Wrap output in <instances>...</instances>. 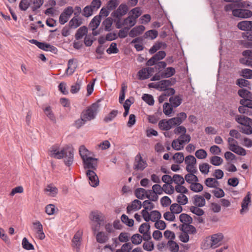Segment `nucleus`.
I'll use <instances>...</instances> for the list:
<instances>
[{
    "instance_id": "nucleus-20",
    "label": "nucleus",
    "mask_w": 252,
    "mask_h": 252,
    "mask_svg": "<svg viewBox=\"0 0 252 252\" xmlns=\"http://www.w3.org/2000/svg\"><path fill=\"white\" fill-rule=\"evenodd\" d=\"M142 206L141 202L138 200H134L131 205H129L126 208L127 213L130 214L132 211H137L139 210Z\"/></svg>"
},
{
    "instance_id": "nucleus-39",
    "label": "nucleus",
    "mask_w": 252,
    "mask_h": 252,
    "mask_svg": "<svg viewBox=\"0 0 252 252\" xmlns=\"http://www.w3.org/2000/svg\"><path fill=\"white\" fill-rule=\"evenodd\" d=\"M195 173H190L187 174L185 177V180L187 182L192 184L193 182H197L198 179L197 177L194 174Z\"/></svg>"
},
{
    "instance_id": "nucleus-8",
    "label": "nucleus",
    "mask_w": 252,
    "mask_h": 252,
    "mask_svg": "<svg viewBox=\"0 0 252 252\" xmlns=\"http://www.w3.org/2000/svg\"><path fill=\"white\" fill-rule=\"evenodd\" d=\"M73 13V7L69 6L66 7L60 15L59 19V23L61 25H64L68 21Z\"/></svg>"
},
{
    "instance_id": "nucleus-28",
    "label": "nucleus",
    "mask_w": 252,
    "mask_h": 252,
    "mask_svg": "<svg viewBox=\"0 0 252 252\" xmlns=\"http://www.w3.org/2000/svg\"><path fill=\"white\" fill-rule=\"evenodd\" d=\"M205 185L209 188H217L220 186L219 182L215 178H208L205 181Z\"/></svg>"
},
{
    "instance_id": "nucleus-16",
    "label": "nucleus",
    "mask_w": 252,
    "mask_h": 252,
    "mask_svg": "<svg viewBox=\"0 0 252 252\" xmlns=\"http://www.w3.org/2000/svg\"><path fill=\"white\" fill-rule=\"evenodd\" d=\"M33 230L36 232L37 237L40 240H43L45 238V235L43 231V226L39 221L32 222Z\"/></svg>"
},
{
    "instance_id": "nucleus-23",
    "label": "nucleus",
    "mask_w": 252,
    "mask_h": 252,
    "mask_svg": "<svg viewBox=\"0 0 252 252\" xmlns=\"http://www.w3.org/2000/svg\"><path fill=\"white\" fill-rule=\"evenodd\" d=\"M192 200L194 206L202 207L205 205L206 201L202 196L195 195L193 196Z\"/></svg>"
},
{
    "instance_id": "nucleus-15",
    "label": "nucleus",
    "mask_w": 252,
    "mask_h": 252,
    "mask_svg": "<svg viewBox=\"0 0 252 252\" xmlns=\"http://www.w3.org/2000/svg\"><path fill=\"white\" fill-rule=\"evenodd\" d=\"M166 56V53L163 51H160L150 59L146 63L148 66H152L159 61L163 59Z\"/></svg>"
},
{
    "instance_id": "nucleus-58",
    "label": "nucleus",
    "mask_w": 252,
    "mask_h": 252,
    "mask_svg": "<svg viewBox=\"0 0 252 252\" xmlns=\"http://www.w3.org/2000/svg\"><path fill=\"white\" fill-rule=\"evenodd\" d=\"M142 99L150 105H153L154 104V99L153 96L149 94H144L142 97Z\"/></svg>"
},
{
    "instance_id": "nucleus-26",
    "label": "nucleus",
    "mask_w": 252,
    "mask_h": 252,
    "mask_svg": "<svg viewBox=\"0 0 252 252\" xmlns=\"http://www.w3.org/2000/svg\"><path fill=\"white\" fill-rule=\"evenodd\" d=\"M81 233L77 232L74 236L72 239V247L76 249L77 252H78L81 245Z\"/></svg>"
},
{
    "instance_id": "nucleus-48",
    "label": "nucleus",
    "mask_w": 252,
    "mask_h": 252,
    "mask_svg": "<svg viewBox=\"0 0 252 252\" xmlns=\"http://www.w3.org/2000/svg\"><path fill=\"white\" fill-rule=\"evenodd\" d=\"M118 114V111L117 110H112L110 113H109L104 118V121L105 123H109L112 121L117 116Z\"/></svg>"
},
{
    "instance_id": "nucleus-32",
    "label": "nucleus",
    "mask_w": 252,
    "mask_h": 252,
    "mask_svg": "<svg viewBox=\"0 0 252 252\" xmlns=\"http://www.w3.org/2000/svg\"><path fill=\"white\" fill-rule=\"evenodd\" d=\"M238 94L243 98L242 99L252 98V93L245 89L238 90Z\"/></svg>"
},
{
    "instance_id": "nucleus-25",
    "label": "nucleus",
    "mask_w": 252,
    "mask_h": 252,
    "mask_svg": "<svg viewBox=\"0 0 252 252\" xmlns=\"http://www.w3.org/2000/svg\"><path fill=\"white\" fill-rule=\"evenodd\" d=\"M237 27L242 31H251L252 30V21H241L238 23Z\"/></svg>"
},
{
    "instance_id": "nucleus-45",
    "label": "nucleus",
    "mask_w": 252,
    "mask_h": 252,
    "mask_svg": "<svg viewBox=\"0 0 252 252\" xmlns=\"http://www.w3.org/2000/svg\"><path fill=\"white\" fill-rule=\"evenodd\" d=\"M210 162L215 166H219L222 163L223 159L219 156H214L210 158Z\"/></svg>"
},
{
    "instance_id": "nucleus-51",
    "label": "nucleus",
    "mask_w": 252,
    "mask_h": 252,
    "mask_svg": "<svg viewBox=\"0 0 252 252\" xmlns=\"http://www.w3.org/2000/svg\"><path fill=\"white\" fill-rule=\"evenodd\" d=\"M119 4L118 0H109L107 4V8L108 10L111 11L116 9Z\"/></svg>"
},
{
    "instance_id": "nucleus-6",
    "label": "nucleus",
    "mask_w": 252,
    "mask_h": 252,
    "mask_svg": "<svg viewBox=\"0 0 252 252\" xmlns=\"http://www.w3.org/2000/svg\"><path fill=\"white\" fill-rule=\"evenodd\" d=\"M243 57L239 59V62L245 65L252 67V50H246L242 52Z\"/></svg>"
},
{
    "instance_id": "nucleus-1",
    "label": "nucleus",
    "mask_w": 252,
    "mask_h": 252,
    "mask_svg": "<svg viewBox=\"0 0 252 252\" xmlns=\"http://www.w3.org/2000/svg\"><path fill=\"white\" fill-rule=\"evenodd\" d=\"M50 156L57 159L63 158L65 164L69 166L73 161V150L69 147L60 149L58 146L55 145L51 148Z\"/></svg>"
},
{
    "instance_id": "nucleus-52",
    "label": "nucleus",
    "mask_w": 252,
    "mask_h": 252,
    "mask_svg": "<svg viewBox=\"0 0 252 252\" xmlns=\"http://www.w3.org/2000/svg\"><path fill=\"white\" fill-rule=\"evenodd\" d=\"M131 240L133 244L137 245L141 243L142 237L139 234H135L131 236Z\"/></svg>"
},
{
    "instance_id": "nucleus-17",
    "label": "nucleus",
    "mask_w": 252,
    "mask_h": 252,
    "mask_svg": "<svg viewBox=\"0 0 252 252\" xmlns=\"http://www.w3.org/2000/svg\"><path fill=\"white\" fill-rule=\"evenodd\" d=\"M90 219L98 224H101L104 221V216L101 213L98 211H92L90 214Z\"/></svg>"
},
{
    "instance_id": "nucleus-47",
    "label": "nucleus",
    "mask_w": 252,
    "mask_h": 252,
    "mask_svg": "<svg viewBox=\"0 0 252 252\" xmlns=\"http://www.w3.org/2000/svg\"><path fill=\"white\" fill-rule=\"evenodd\" d=\"M200 207L196 206H192L190 207L189 210L190 212L200 217L204 214V211L202 209H200Z\"/></svg>"
},
{
    "instance_id": "nucleus-24",
    "label": "nucleus",
    "mask_w": 252,
    "mask_h": 252,
    "mask_svg": "<svg viewBox=\"0 0 252 252\" xmlns=\"http://www.w3.org/2000/svg\"><path fill=\"white\" fill-rule=\"evenodd\" d=\"M67 66L65 73L67 75H71L74 72L77 67V64L73 59H70L68 62Z\"/></svg>"
},
{
    "instance_id": "nucleus-53",
    "label": "nucleus",
    "mask_w": 252,
    "mask_h": 252,
    "mask_svg": "<svg viewBox=\"0 0 252 252\" xmlns=\"http://www.w3.org/2000/svg\"><path fill=\"white\" fill-rule=\"evenodd\" d=\"M173 182L175 184L178 185H183L185 183V178L181 175L178 174H175L172 177Z\"/></svg>"
},
{
    "instance_id": "nucleus-18",
    "label": "nucleus",
    "mask_w": 252,
    "mask_h": 252,
    "mask_svg": "<svg viewBox=\"0 0 252 252\" xmlns=\"http://www.w3.org/2000/svg\"><path fill=\"white\" fill-rule=\"evenodd\" d=\"M235 120L242 126L252 125V119L246 116L237 115L235 117Z\"/></svg>"
},
{
    "instance_id": "nucleus-38",
    "label": "nucleus",
    "mask_w": 252,
    "mask_h": 252,
    "mask_svg": "<svg viewBox=\"0 0 252 252\" xmlns=\"http://www.w3.org/2000/svg\"><path fill=\"white\" fill-rule=\"evenodd\" d=\"M96 239L99 243H104L108 240V236L103 232H98L96 235Z\"/></svg>"
},
{
    "instance_id": "nucleus-4",
    "label": "nucleus",
    "mask_w": 252,
    "mask_h": 252,
    "mask_svg": "<svg viewBox=\"0 0 252 252\" xmlns=\"http://www.w3.org/2000/svg\"><path fill=\"white\" fill-rule=\"evenodd\" d=\"M99 104L98 103H94L88 107L86 110L82 111L81 115L87 122L94 119L99 111Z\"/></svg>"
},
{
    "instance_id": "nucleus-50",
    "label": "nucleus",
    "mask_w": 252,
    "mask_h": 252,
    "mask_svg": "<svg viewBox=\"0 0 252 252\" xmlns=\"http://www.w3.org/2000/svg\"><path fill=\"white\" fill-rule=\"evenodd\" d=\"M166 44L162 42H158L154 45L149 50V53L151 54H153L156 53L158 50L161 48L162 47H164Z\"/></svg>"
},
{
    "instance_id": "nucleus-11",
    "label": "nucleus",
    "mask_w": 252,
    "mask_h": 252,
    "mask_svg": "<svg viewBox=\"0 0 252 252\" xmlns=\"http://www.w3.org/2000/svg\"><path fill=\"white\" fill-rule=\"evenodd\" d=\"M223 238V235L221 233L213 234L211 236L210 247L212 249H215L219 247L221 245V242Z\"/></svg>"
},
{
    "instance_id": "nucleus-13",
    "label": "nucleus",
    "mask_w": 252,
    "mask_h": 252,
    "mask_svg": "<svg viewBox=\"0 0 252 252\" xmlns=\"http://www.w3.org/2000/svg\"><path fill=\"white\" fill-rule=\"evenodd\" d=\"M86 175L89 180V184L93 187H96L99 185L98 178L94 171L88 170Z\"/></svg>"
},
{
    "instance_id": "nucleus-5",
    "label": "nucleus",
    "mask_w": 252,
    "mask_h": 252,
    "mask_svg": "<svg viewBox=\"0 0 252 252\" xmlns=\"http://www.w3.org/2000/svg\"><path fill=\"white\" fill-rule=\"evenodd\" d=\"M185 163L187 165L186 170L189 173H196L197 170L195 167L196 159L191 155L187 156L185 158Z\"/></svg>"
},
{
    "instance_id": "nucleus-31",
    "label": "nucleus",
    "mask_w": 252,
    "mask_h": 252,
    "mask_svg": "<svg viewBox=\"0 0 252 252\" xmlns=\"http://www.w3.org/2000/svg\"><path fill=\"white\" fill-rule=\"evenodd\" d=\"M101 20L99 16L97 15L93 18L89 24V27L91 28L92 31H95L98 28L100 23Z\"/></svg>"
},
{
    "instance_id": "nucleus-22",
    "label": "nucleus",
    "mask_w": 252,
    "mask_h": 252,
    "mask_svg": "<svg viewBox=\"0 0 252 252\" xmlns=\"http://www.w3.org/2000/svg\"><path fill=\"white\" fill-rule=\"evenodd\" d=\"M82 19L80 17L74 16L69 22L68 26L70 29H76L82 24Z\"/></svg>"
},
{
    "instance_id": "nucleus-35",
    "label": "nucleus",
    "mask_w": 252,
    "mask_h": 252,
    "mask_svg": "<svg viewBox=\"0 0 252 252\" xmlns=\"http://www.w3.org/2000/svg\"><path fill=\"white\" fill-rule=\"evenodd\" d=\"M46 116L53 122L56 123V117L53 113L51 106H48L43 109Z\"/></svg>"
},
{
    "instance_id": "nucleus-7",
    "label": "nucleus",
    "mask_w": 252,
    "mask_h": 252,
    "mask_svg": "<svg viewBox=\"0 0 252 252\" xmlns=\"http://www.w3.org/2000/svg\"><path fill=\"white\" fill-rule=\"evenodd\" d=\"M31 43L36 45L39 48L46 51H51L54 53L57 52V49L55 46L48 43L40 42L35 39H31L29 40Z\"/></svg>"
},
{
    "instance_id": "nucleus-55",
    "label": "nucleus",
    "mask_w": 252,
    "mask_h": 252,
    "mask_svg": "<svg viewBox=\"0 0 252 252\" xmlns=\"http://www.w3.org/2000/svg\"><path fill=\"white\" fill-rule=\"evenodd\" d=\"M121 219L122 221L124 223L126 224V225H127L129 227L132 226L133 225V224H134L133 220H132L131 219H129L126 215L123 214L121 216Z\"/></svg>"
},
{
    "instance_id": "nucleus-41",
    "label": "nucleus",
    "mask_w": 252,
    "mask_h": 252,
    "mask_svg": "<svg viewBox=\"0 0 252 252\" xmlns=\"http://www.w3.org/2000/svg\"><path fill=\"white\" fill-rule=\"evenodd\" d=\"M180 220L184 223V224L189 223L190 224L192 221V218L188 214L183 213L180 215Z\"/></svg>"
},
{
    "instance_id": "nucleus-42",
    "label": "nucleus",
    "mask_w": 252,
    "mask_h": 252,
    "mask_svg": "<svg viewBox=\"0 0 252 252\" xmlns=\"http://www.w3.org/2000/svg\"><path fill=\"white\" fill-rule=\"evenodd\" d=\"M158 35V32L156 30H149L147 32H146L144 35L143 37L144 38H150L151 39H154L156 38Z\"/></svg>"
},
{
    "instance_id": "nucleus-46",
    "label": "nucleus",
    "mask_w": 252,
    "mask_h": 252,
    "mask_svg": "<svg viewBox=\"0 0 252 252\" xmlns=\"http://www.w3.org/2000/svg\"><path fill=\"white\" fill-rule=\"evenodd\" d=\"M182 205H180L178 203L172 204L170 207V211L174 214H179L182 210L183 208L181 206Z\"/></svg>"
},
{
    "instance_id": "nucleus-61",
    "label": "nucleus",
    "mask_w": 252,
    "mask_h": 252,
    "mask_svg": "<svg viewBox=\"0 0 252 252\" xmlns=\"http://www.w3.org/2000/svg\"><path fill=\"white\" fill-rule=\"evenodd\" d=\"M173 159L175 162L177 163H181L185 160L184 156L183 153H177L175 154L173 157Z\"/></svg>"
},
{
    "instance_id": "nucleus-49",
    "label": "nucleus",
    "mask_w": 252,
    "mask_h": 252,
    "mask_svg": "<svg viewBox=\"0 0 252 252\" xmlns=\"http://www.w3.org/2000/svg\"><path fill=\"white\" fill-rule=\"evenodd\" d=\"M177 201L180 205H184L188 203V198L185 194L180 193L177 196Z\"/></svg>"
},
{
    "instance_id": "nucleus-3",
    "label": "nucleus",
    "mask_w": 252,
    "mask_h": 252,
    "mask_svg": "<svg viewBox=\"0 0 252 252\" xmlns=\"http://www.w3.org/2000/svg\"><path fill=\"white\" fill-rule=\"evenodd\" d=\"M224 10L227 12L231 11L234 17L240 18H248L252 16V11L238 8L237 5H235V3L226 4L224 6Z\"/></svg>"
},
{
    "instance_id": "nucleus-9",
    "label": "nucleus",
    "mask_w": 252,
    "mask_h": 252,
    "mask_svg": "<svg viewBox=\"0 0 252 252\" xmlns=\"http://www.w3.org/2000/svg\"><path fill=\"white\" fill-rule=\"evenodd\" d=\"M251 193L248 192L243 199L241 203V209L240 210L241 215H243L248 212L249 210V206L251 205Z\"/></svg>"
},
{
    "instance_id": "nucleus-2",
    "label": "nucleus",
    "mask_w": 252,
    "mask_h": 252,
    "mask_svg": "<svg viewBox=\"0 0 252 252\" xmlns=\"http://www.w3.org/2000/svg\"><path fill=\"white\" fill-rule=\"evenodd\" d=\"M187 117V114L181 112L177 114L176 117L168 120L163 119L158 123V126L162 130L167 131L176 126H180Z\"/></svg>"
},
{
    "instance_id": "nucleus-27",
    "label": "nucleus",
    "mask_w": 252,
    "mask_h": 252,
    "mask_svg": "<svg viewBox=\"0 0 252 252\" xmlns=\"http://www.w3.org/2000/svg\"><path fill=\"white\" fill-rule=\"evenodd\" d=\"M79 152L83 161L92 157L91 153L87 150L84 145H82L80 147Z\"/></svg>"
},
{
    "instance_id": "nucleus-59",
    "label": "nucleus",
    "mask_w": 252,
    "mask_h": 252,
    "mask_svg": "<svg viewBox=\"0 0 252 252\" xmlns=\"http://www.w3.org/2000/svg\"><path fill=\"white\" fill-rule=\"evenodd\" d=\"M190 189L194 192H197L203 190V186L201 184L197 182H193L190 186Z\"/></svg>"
},
{
    "instance_id": "nucleus-14",
    "label": "nucleus",
    "mask_w": 252,
    "mask_h": 252,
    "mask_svg": "<svg viewBox=\"0 0 252 252\" xmlns=\"http://www.w3.org/2000/svg\"><path fill=\"white\" fill-rule=\"evenodd\" d=\"M147 166V162L144 161L140 154H138L135 158L134 169L137 170H143Z\"/></svg>"
},
{
    "instance_id": "nucleus-10",
    "label": "nucleus",
    "mask_w": 252,
    "mask_h": 252,
    "mask_svg": "<svg viewBox=\"0 0 252 252\" xmlns=\"http://www.w3.org/2000/svg\"><path fill=\"white\" fill-rule=\"evenodd\" d=\"M128 10V8L127 5L122 3L119 5L116 10L112 13L111 16L114 18L121 19L122 16L127 13Z\"/></svg>"
},
{
    "instance_id": "nucleus-40",
    "label": "nucleus",
    "mask_w": 252,
    "mask_h": 252,
    "mask_svg": "<svg viewBox=\"0 0 252 252\" xmlns=\"http://www.w3.org/2000/svg\"><path fill=\"white\" fill-rule=\"evenodd\" d=\"M169 101L171 103V105L175 108L181 104L182 98L178 95H176L174 97L172 96L169 98Z\"/></svg>"
},
{
    "instance_id": "nucleus-33",
    "label": "nucleus",
    "mask_w": 252,
    "mask_h": 252,
    "mask_svg": "<svg viewBox=\"0 0 252 252\" xmlns=\"http://www.w3.org/2000/svg\"><path fill=\"white\" fill-rule=\"evenodd\" d=\"M181 231H185L187 233L190 234H194L196 232V228L194 226L189 224H182L180 228Z\"/></svg>"
},
{
    "instance_id": "nucleus-36",
    "label": "nucleus",
    "mask_w": 252,
    "mask_h": 252,
    "mask_svg": "<svg viewBox=\"0 0 252 252\" xmlns=\"http://www.w3.org/2000/svg\"><path fill=\"white\" fill-rule=\"evenodd\" d=\"M161 72L162 78H169L172 76L175 73V69L174 67H169Z\"/></svg>"
},
{
    "instance_id": "nucleus-62",
    "label": "nucleus",
    "mask_w": 252,
    "mask_h": 252,
    "mask_svg": "<svg viewBox=\"0 0 252 252\" xmlns=\"http://www.w3.org/2000/svg\"><path fill=\"white\" fill-rule=\"evenodd\" d=\"M240 131L247 135L252 134V125H247L239 127Z\"/></svg>"
},
{
    "instance_id": "nucleus-43",
    "label": "nucleus",
    "mask_w": 252,
    "mask_h": 252,
    "mask_svg": "<svg viewBox=\"0 0 252 252\" xmlns=\"http://www.w3.org/2000/svg\"><path fill=\"white\" fill-rule=\"evenodd\" d=\"M167 247L171 252H178L179 251V246L173 240H169L167 243Z\"/></svg>"
},
{
    "instance_id": "nucleus-57",
    "label": "nucleus",
    "mask_w": 252,
    "mask_h": 252,
    "mask_svg": "<svg viewBox=\"0 0 252 252\" xmlns=\"http://www.w3.org/2000/svg\"><path fill=\"white\" fill-rule=\"evenodd\" d=\"M211 166L207 163L200 164L199 168L200 172L203 174H207Z\"/></svg>"
},
{
    "instance_id": "nucleus-63",
    "label": "nucleus",
    "mask_w": 252,
    "mask_h": 252,
    "mask_svg": "<svg viewBox=\"0 0 252 252\" xmlns=\"http://www.w3.org/2000/svg\"><path fill=\"white\" fill-rule=\"evenodd\" d=\"M196 157L198 159H204L207 156V153L204 149H199L196 151L195 153Z\"/></svg>"
},
{
    "instance_id": "nucleus-64",
    "label": "nucleus",
    "mask_w": 252,
    "mask_h": 252,
    "mask_svg": "<svg viewBox=\"0 0 252 252\" xmlns=\"http://www.w3.org/2000/svg\"><path fill=\"white\" fill-rule=\"evenodd\" d=\"M241 75L247 79L252 78V70L249 68L243 69L241 71Z\"/></svg>"
},
{
    "instance_id": "nucleus-60",
    "label": "nucleus",
    "mask_w": 252,
    "mask_h": 252,
    "mask_svg": "<svg viewBox=\"0 0 252 252\" xmlns=\"http://www.w3.org/2000/svg\"><path fill=\"white\" fill-rule=\"evenodd\" d=\"M113 24V20L109 17L106 19L103 22V24L104 26V30L106 31H110L111 30V26Z\"/></svg>"
},
{
    "instance_id": "nucleus-30",
    "label": "nucleus",
    "mask_w": 252,
    "mask_h": 252,
    "mask_svg": "<svg viewBox=\"0 0 252 252\" xmlns=\"http://www.w3.org/2000/svg\"><path fill=\"white\" fill-rule=\"evenodd\" d=\"M136 20L133 18V15H130L125 18L123 21V25L125 27H129V29L135 25Z\"/></svg>"
},
{
    "instance_id": "nucleus-29",
    "label": "nucleus",
    "mask_w": 252,
    "mask_h": 252,
    "mask_svg": "<svg viewBox=\"0 0 252 252\" xmlns=\"http://www.w3.org/2000/svg\"><path fill=\"white\" fill-rule=\"evenodd\" d=\"M88 32V29L86 26H82L79 28L77 31L75 37L77 40L81 39Z\"/></svg>"
},
{
    "instance_id": "nucleus-12",
    "label": "nucleus",
    "mask_w": 252,
    "mask_h": 252,
    "mask_svg": "<svg viewBox=\"0 0 252 252\" xmlns=\"http://www.w3.org/2000/svg\"><path fill=\"white\" fill-rule=\"evenodd\" d=\"M83 163L85 169L94 171L97 167V158L91 157L83 161Z\"/></svg>"
},
{
    "instance_id": "nucleus-21",
    "label": "nucleus",
    "mask_w": 252,
    "mask_h": 252,
    "mask_svg": "<svg viewBox=\"0 0 252 252\" xmlns=\"http://www.w3.org/2000/svg\"><path fill=\"white\" fill-rule=\"evenodd\" d=\"M145 28L143 25L136 26L132 28L129 32V35L131 37H134L141 34L145 31Z\"/></svg>"
},
{
    "instance_id": "nucleus-56",
    "label": "nucleus",
    "mask_w": 252,
    "mask_h": 252,
    "mask_svg": "<svg viewBox=\"0 0 252 252\" xmlns=\"http://www.w3.org/2000/svg\"><path fill=\"white\" fill-rule=\"evenodd\" d=\"M139 78L141 80H145L149 78V73L147 69V68H143L140 70L138 72Z\"/></svg>"
},
{
    "instance_id": "nucleus-34",
    "label": "nucleus",
    "mask_w": 252,
    "mask_h": 252,
    "mask_svg": "<svg viewBox=\"0 0 252 252\" xmlns=\"http://www.w3.org/2000/svg\"><path fill=\"white\" fill-rule=\"evenodd\" d=\"M82 77L80 79L77 78L76 82L71 86L70 92L72 94H76L79 92L82 84Z\"/></svg>"
},
{
    "instance_id": "nucleus-54",
    "label": "nucleus",
    "mask_w": 252,
    "mask_h": 252,
    "mask_svg": "<svg viewBox=\"0 0 252 252\" xmlns=\"http://www.w3.org/2000/svg\"><path fill=\"white\" fill-rule=\"evenodd\" d=\"M94 12V10L89 5H87L83 9L82 15L88 18L93 14Z\"/></svg>"
},
{
    "instance_id": "nucleus-37",
    "label": "nucleus",
    "mask_w": 252,
    "mask_h": 252,
    "mask_svg": "<svg viewBox=\"0 0 252 252\" xmlns=\"http://www.w3.org/2000/svg\"><path fill=\"white\" fill-rule=\"evenodd\" d=\"M148 190L143 188H138L135 190V195L137 198L139 199H143L146 197V194Z\"/></svg>"
},
{
    "instance_id": "nucleus-44",
    "label": "nucleus",
    "mask_w": 252,
    "mask_h": 252,
    "mask_svg": "<svg viewBox=\"0 0 252 252\" xmlns=\"http://www.w3.org/2000/svg\"><path fill=\"white\" fill-rule=\"evenodd\" d=\"M180 139H176L173 140L171 146L173 149L176 151L181 150L184 148V146L180 141Z\"/></svg>"
},
{
    "instance_id": "nucleus-19",
    "label": "nucleus",
    "mask_w": 252,
    "mask_h": 252,
    "mask_svg": "<svg viewBox=\"0 0 252 252\" xmlns=\"http://www.w3.org/2000/svg\"><path fill=\"white\" fill-rule=\"evenodd\" d=\"M174 84V81L172 79L169 80H163L158 82V90L163 91L170 86Z\"/></svg>"
}]
</instances>
